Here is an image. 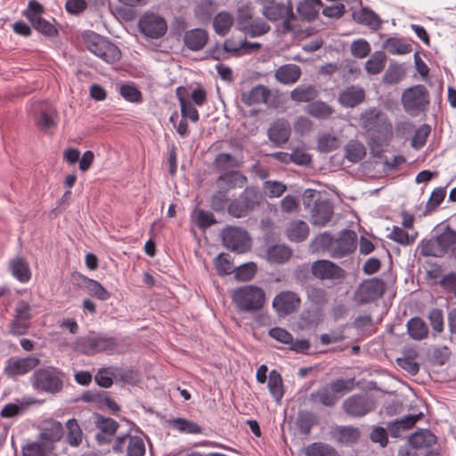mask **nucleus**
Masks as SVG:
<instances>
[{
	"label": "nucleus",
	"instance_id": "f257e3e1",
	"mask_svg": "<svg viewBox=\"0 0 456 456\" xmlns=\"http://www.w3.org/2000/svg\"><path fill=\"white\" fill-rule=\"evenodd\" d=\"M261 6L262 15L271 22L281 21V33L294 31L292 22L296 20L291 1L255 0Z\"/></svg>",
	"mask_w": 456,
	"mask_h": 456
},
{
	"label": "nucleus",
	"instance_id": "f03ea898",
	"mask_svg": "<svg viewBox=\"0 0 456 456\" xmlns=\"http://www.w3.org/2000/svg\"><path fill=\"white\" fill-rule=\"evenodd\" d=\"M236 28L251 37L265 35L271 30V26L263 18L256 17L250 3L239 6L235 16Z\"/></svg>",
	"mask_w": 456,
	"mask_h": 456
},
{
	"label": "nucleus",
	"instance_id": "7ed1b4c3",
	"mask_svg": "<svg viewBox=\"0 0 456 456\" xmlns=\"http://www.w3.org/2000/svg\"><path fill=\"white\" fill-rule=\"evenodd\" d=\"M65 374L56 367L39 368L30 377L32 387L39 392L56 395L62 391Z\"/></svg>",
	"mask_w": 456,
	"mask_h": 456
},
{
	"label": "nucleus",
	"instance_id": "20e7f679",
	"mask_svg": "<svg viewBox=\"0 0 456 456\" xmlns=\"http://www.w3.org/2000/svg\"><path fill=\"white\" fill-rule=\"evenodd\" d=\"M232 299L240 312L255 313L265 305V293L259 287L247 285L234 289Z\"/></svg>",
	"mask_w": 456,
	"mask_h": 456
},
{
	"label": "nucleus",
	"instance_id": "39448f33",
	"mask_svg": "<svg viewBox=\"0 0 456 456\" xmlns=\"http://www.w3.org/2000/svg\"><path fill=\"white\" fill-rule=\"evenodd\" d=\"M263 200V194L257 188L248 186L238 199L229 202L227 213L234 218L245 217L259 207Z\"/></svg>",
	"mask_w": 456,
	"mask_h": 456
},
{
	"label": "nucleus",
	"instance_id": "423d86ee",
	"mask_svg": "<svg viewBox=\"0 0 456 456\" xmlns=\"http://www.w3.org/2000/svg\"><path fill=\"white\" fill-rule=\"evenodd\" d=\"M401 102L406 113L418 116L428 108L430 94L425 86L417 85L403 92Z\"/></svg>",
	"mask_w": 456,
	"mask_h": 456
},
{
	"label": "nucleus",
	"instance_id": "0eeeda50",
	"mask_svg": "<svg viewBox=\"0 0 456 456\" xmlns=\"http://www.w3.org/2000/svg\"><path fill=\"white\" fill-rule=\"evenodd\" d=\"M86 48L108 63H114L121 57L117 45L96 33L90 32L84 37Z\"/></svg>",
	"mask_w": 456,
	"mask_h": 456
},
{
	"label": "nucleus",
	"instance_id": "6e6552de",
	"mask_svg": "<svg viewBox=\"0 0 456 456\" xmlns=\"http://www.w3.org/2000/svg\"><path fill=\"white\" fill-rule=\"evenodd\" d=\"M361 126L367 132L384 135L392 129L385 112L378 108H370L361 114Z\"/></svg>",
	"mask_w": 456,
	"mask_h": 456
},
{
	"label": "nucleus",
	"instance_id": "1a4fd4ad",
	"mask_svg": "<svg viewBox=\"0 0 456 456\" xmlns=\"http://www.w3.org/2000/svg\"><path fill=\"white\" fill-rule=\"evenodd\" d=\"M43 12V5L36 0H31L28 2L27 10L23 12V16L30 21L33 28L39 33L49 37H56L59 34L58 29L53 24L42 18Z\"/></svg>",
	"mask_w": 456,
	"mask_h": 456
},
{
	"label": "nucleus",
	"instance_id": "9d476101",
	"mask_svg": "<svg viewBox=\"0 0 456 456\" xmlns=\"http://www.w3.org/2000/svg\"><path fill=\"white\" fill-rule=\"evenodd\" d=\"M224 246L231 251L241 254L250 248L248 232L236 226L224 227L221 232Z\"/></svg>",
	"mask_w": 456,
	"mask_h": 456
},
{
	"label": "nucleus",
	"instance_id": "9b49d317",
	"mask_svg": "<svg viewBox=\"0 0 456 456\" xmlns=\"http://www.w3.org/2000/svg\"><path fill=\"white\" fill-rule=\"evenodd\" d=\"M375 408V401L368 394L353 395L342 403L343 411L346 415L353 418H362L373 411Z\"/></svg>",
	"mask_w": 456,
	"mask_h": 456
},
{
	"label": "nucleus",
	"instance_id": "f8f14e48",
	"mask_svg": "<svg viewBox=\"0 0 456 456\" xmlns=\"http://www.w3.org/2000/svg\"><path fill=\"white\" fill-rule=\"evenodd\" d=\"M140 32L151 39H159L164 37L167 31L166 20L154 12H145L138 21Z\"/></svg>",
	"mask_w": 456,
	"mask_h": 456
},
{
	"label": "nucleus",
	"instance_id": "ddd939ff",
	"mask_svg": "<svg viewBox=\"0 0 456 456\" xmlns=\"http://www.w3.org/2000/svg\"><path fill=\"white\" fill-rule=\"evenodd\" d=\"M387 286L383 280L372 278L363 281L354 293V299L359 305L373 302L383 297Z\"/></svg>",
	"mask_w": 456,
	"mask_h": 456
},
{
	"label": "nucleus",
	"instance_id": "4468645a",
	"mask_svg": "<svg viewBox=\"0 0 456 456\" xmlns=\"http://www.w3.org/2000/svg\"><path fill=\"white\" fill-rule=\"evenodd\" d=\"M272 305L279 317H285L299 310L301 297L295 291L283 290L274 297Z\"/></svg>",
	"mask_w": 456,
	"mask_h": 456
},
{
	"label": "nucleus",
	"instance_id": "2eb2a0df",
	"mask_svg": "<svg viewBox=\"0 0 456 456\" xmlns=\"http://www.w3.org/2000/svg\"><path fill=\"white\" fill-rule=\"evenodd\" d=\"M115 452L126 451V456H144L145 444L140 436L128 434L118 436L112 445Z\"/></svg>",
	"mask_w": 456,
	"mask_h": 456
},
{
	"label": "nucleus",
	"instance_id": "dca6fc26",
	"mask_svg": "<svg viewBox=\"0 0 456 456\" xmlns=\"http://www.w3.org/2000/svg\"><path fill=\"white\" fill-rule=\"evenodd\" d=\"M356 240L355 232L347 229L341 231L338 237L334 239L331 257L342 258L353 253L356 248Z\"/></svg>",
	"mask_w": 456,
	"mask_h": 456
},
{
	"label": "nucleus",
	"instance_id": "f3484780",
	"mask_svg": "<svg viewBox=\"0 0 456 456\" xmlns=\"http://www.w3.org/2000/svg\"><path fill=\"white\" fill-rule=\"evenodd\" d=\"M311 272L320 280H341L346 277V271L330 260L314 262Z\"/></svg>",
	"mask_w": 456,
	"mask_h": 456
},
{
	"label": "nucleus",
	"instance_id": "a211bd4d",
	"mask_svg": "<svg viewBox=\"0 0 456 456\" xmlns=\"http://www.w3.org/2000/svg\"><path fill=\"white\" fill-rule=\"evenodd\" d=\"M39 363V358L35 356L11 358L6 362L4 373L12 378L24 375L38 366Z\"/></svg>",
	"mask_w": 456,
	"mask_h": 456
},
{
	"label": "nucleus",
	"instance_id": "6ab92c4d",
	"mask_svg": "<svg viewBox=\"0 0 456 456\" xmlns=\"http://www.w3.org/2000/svg\"><path fill=\"white\" fill-rule=\"evenodd\" d=\"M273 93L265 86L257 85L248 92L241 94V102L247 106L256 104H266L269 107H275V102L272 101Z\"/></svg>",
	"mask_w": 456,
	"mask_h": 456
},
{
	"label": "nucleus",
	"instance_id": "aec40b11",
	"mask_svg": "<svg viewBox=\"0 0 456 456\" xmlns=\"http://www.w3.org/2000/svg\"><path fill=\"white\" fill-rule=\"evenodd\" d=\"M94 422L95 427L100 430L95 436L101 444H110L111 436L117 432L119 424L111 418L104 417L100 413L94 414Z\"/></svg>",
	"mask_w": 456,
	"mask_h": 456
},
{
	"label": "nucleus",
	"instance_id": "412c9836",
	"mask_svg": "<svg viewBox=\"0 0 456 456\" xmlns=\"http://www.w3.org/2000/svg\"><path fill=\"white\" fill-rule=\"evenodd\" d=\"M310 213L312 224L322 227L330 221L333 216V206L329 200L318 196Z\"/></svg>",
	"mask_w": 456,
	"mask_h": 456
},
{
	"label": "nucleus",
	"instance_id": "4be33fe9",
	"mask_svg": "<svg viewBox=\"0 0 456 456\" xmlns=\"http://www.w3.org/2000/svg\"><path fill=\"white\" fill-rule=\"evenodd\" d=\"M291 134V127L289 121L285 119H277L267 131L269 140L276 146L285 144Z\"/></svg>",
	"mask_w": 456,
	"mask_h": 456
},
{
	"label": "nucleus",
	"instance_id": "5701e85b",
	"mask_svg": "<svg viewBox=\"0 0 456 456\" xmlns=\"http://www.w3.org/2000/svg\"><path fill=\"white\" fill-rule=\"evenodd\" d=\"M420 418L421 414H409L401 419L389 421L387 423V431L392 437L399 438L403 433L411 429Z\"/></svg>",
	"mask_w": 456,
	"mask_h": 456
},
{
	"label": "nucleus",
	"instance_id": "b1692460",
	"mask_svg": "<svg viewBox=\"0 0 456 456\" xmlns=\"http://www.w3.org/2000/svg\"><path fill=\"white\" fill-rule=\"evenodd\" d=\"M331 436L340 444L352 445L360 439L361 431L353 426H337L332 429Z\"/></svg>",
	"mask_w": 456,
	"mask_h": 456
},
{
	"label": "nucleus",
	"instance_id": "393cba45",
	"mask_svg": "<svg viewBox=\"0 0 456 456\" xmlns=\"http://www.w3.org/2000/svg\"><path fill=\"white\" fill-rule=\"evenodd\" d=\"M365 100V91L358 86H351L338 94V102L346 108H354Z\"/></svg>",
	"mask_w": 456,
	"mask_h": 456
},
{
	"label": "nucleus",
	"instance_id": "a878e982",
	"mask_svg": "<svg viewBox=\"0 0 456 456\" xmlns=\"http://www.w3.org/2000/svg\"><path fill=\"white\" fill-rule=\"evenodd\" d=\"M208 41V33L203 28H193L187 31L183 37L184 45L191 51H200Z\"/></svg>",
	"mask_w": 456,
	"mask_h": 456
},
{
	"label": "nucleus",
	"instance_id": "bb28decb",
	"mask_svg": "<svg viewBox=\"0 0 456 456\" xmlns=\"http://www.w3.org/2000/svg\"><path fill=\"white\" fill-rule=\"evenodd\" d=\"M247 183V177L239 171H228L220 175L216 180L218 188L224 190L242 188Z\"/></svg>",
	"mask_w": 456,
	"mask_h": 456
},
{
	"label": "nucleus",
	"instance_id": "cd10ccee",
	"mask_svg": "<svg viewBox=\"0 0 456 456\" xmlns=\"http://www.w3.org/2000/svg\"><path fill=\"white\" fill-rule=\"evenodd\" d=\"M408 443L415 450L429 448L437 443V437L428 429H419L409 436Z\"/></svg>",
	"mask_w": 456,
	"mask_h": 456
},
{
	"label": "nucleus",
	"instance_id": "c85d7f7f",
	"mask_svg": "<svg viewBox=\"0 0 456 456\" xmlns=\"http://www.w3.org/2000/svg\"><path fill=\"white\" fill-rule=\"evenodd\" d=\"M64 435L61 423L53 419H49L43 423L42 431L39 435L40 439L49 442H58Z\"/></svg>",
	"mask_w": 456,
	"mask_h": 456
},
{
	"label": "nucleus",
	"instance_id": "c756f323",
	"mask_svg": "<svg viewBox=\"0 0 456 456\" xmlns=\"http://www.w3.org/2000/svg\"><path fill=\"white\" fill-rule=\"evenodd\" d=\"M301 69L296 64H285L275 70V78L281 84L291 85L297 82L301 77Z\"/></svg>",
	"mask_w": 456,
	"mask_h": 456
},
{
	"label": "nucleus",
	"instance_id": "7c9ffc66",
	"mask_svg": "<svg viewBox=\"0 0 456 456\" xmlns=\"http://www.w3.org/2000/svg\"><path fill=\"white\" fill-rule=\"evenodd\" d=\"M307 401L313 406L322 405L324 407L331 408L336 404L338 398L328 389V387H323L317 391L311 393L307 397Z\"/></svg>",
	"mask_w": 456,
	"mask_h": 456
},
{
	"label": "nucleus",
	"instance_id": "2f4dec72",
	"mask_svg": "<svg viewBox=\"0 0 456 456\" xmlns=\"http://www.w3.org/2000/svg\"><path fill=\"white\" fill-rule=\"evenodd\" d=\"M286 234L290 241L302 242L309 235V226L302 220H293L288 224Z\"/></svg>",
	"mask_w": 456,
	"mask_h": 456
},
{
	"label": "nucleus",
	"instance_id": "473e14b6",
	"mask_svg": "<svg viewBox=\"0 0 456 456\" xmlns=\"http://www.w3.org/2000/svg\"><path fill=\"white\" fill-rule=\"evenodd\" d=\"M291 256V248L284 244L272 245L266 250L267 260L274 264H284L289 260Z\"/></svg>",
	"mask_w": 456,
	"mask_h": 456
},
{
	"label": "nucleus",
	"instance_id": "72a5a7b5",
	"mask_svg": "<svg viewBox=\"0 0 456 456\" xmlns=\"http://www.w3.org/2000/svg\"><path fill=\"white\" fill-rule=\"evenodd\" d=\"M319 92L314 85H301L290 92V99L296 102H310L318 97Z\"/></svg>",
	"mask_w": 456,
	"mask_h": 456
},
{
	"label": "nucleus",
	"instance_id": "f704fd0d",
	"mask_svg": "<svg viewBox=\"0 0 456 456\" xmlns=\"http://www.w3.org/2000/svg\"><path fill=\"white\" fill-rule=\"evenodd\" d=\"M66 443L71 447H78L84 438V433L76 419H69L66 424Z\"/></svg>",
	"mask_w": 456,
	"mask_h": 456
},
{
	"label": "nucleus",
	"instance_id": "c9c22d12",
	"mask_svg": "<svg viewBox=\"0 0 456 456\" xmlns=\"http://www.w3.org/2000/svg\"><path fill=\"white\" fill-rule=\"evenodd\" d=\"M406 326L409 336L414 340H422L428 336V327L420 317L410 319Z\"/></svg>",
	"mask_w": 456,
	"mask_h": 456
},
{
	"label": "nucleus",
	"instance_id": "e433bc0d",
	"mask_svg": "<svg viewBox=\"0 0 456 456\" xmlns=\"http://www.w3.org/2000/svg\"><path fill=\"white\" fill-rule=\"evenodd\" d=\"M235 18L228 12H221L213 20V27L216 33L224 37L231 30Z\"/></svg>",
	"mask_w": 456,
	"mask_h": 456
},
{
	"label": "nucleus",
	"instance_id": "4c0bfd02",
	"mask_svg": "<svg viewBox=\"0 0 456 456\" xmlns=\"http://www.w3.org/2000/svg\"><path fill=\"white\" fill-rule=\"evenodd\" d=\"M10 269L12 275L21 282H27L31 277L28 264L21 257H15L10 261Z\"/></svg>",
	"mask_w": 456,
	"mask_h": 456
},
{
	"label": "nucleus",
	"instance_id": "58836bf2",
	"mask_svg": "<svg viewBox=\"0 0 456 456\" xmlns=\"http://www.w3.org/2000/svg\"><path fill=\"white\" fill-rule=\"evenodd\" d=\"M305 111L310 116L318 119H327L335 112L331 106L322 101L310 102L306 106Z\"/></svg>",
	"mask_w": 456,
	"mask_h": 456
},
{
	"label": "nucleus",
	"instance_id": "ea45409f",
	"mask_svg": "<svg viewBox=\"0 0 456 456\" xmlns=\"http://www.w3.org/2000/svg\"><path fill=\"white\" fill-rule=\"evenodd\" d=\"M322 5V3L321 0L320 3L305 0V2H300L298 4L297 11L299 13L301 19L307 21H313L318 17L319 8Z\"/></svg>",
	"mask_w": 456,
	"mask_h": 456
},
{
	"label": "nucleus",
	"instance_id": "a19ab883",
	"mask_svg": "<svg viewBox=\"0 0 456 456\" xmlns=\"http://www.w3.org/2000/svg\"><path fill=\"white\" fill-rule=\"evenodd\" d=\"M365 155L366 149L359 141L352 140L345 146V158L352 163L361 161Z\"/></svg>",
	"mask_w": 456,
	"mask_h": 456
},
{
	"label": "nucleus",
	"instance_id": "79ce46f5",
	"mask_svg": "<svg viewBox=\"0 0 456 456\" xmlns=\"http://www.w3.org/2000/svg\"><path fill=\"white\" fill-rule=\"evenodd\" d=\"M316 424V416L313 412L307 411L298 412L296 426L301 435H308L312 428Z\"/></svg>",
	"mask_w": 456,
	"mask_h": 456
},
{
	"label": "nucleus",
	"instance_id": "37998d69",
	"mask_svg": "<svg viewBox=\"0 0 456 456\" xmlns=\"http://www.w3.org/2000/svg\"><path fill=\"white\" fill-rule=\"evenodd\" d=\"M383 48L391 54H405L412 51L411 44L396 37L387 38L383 44Z\"/></svg>",
	"mask_w": 456,
	"mask_h": 456
},
{
	"label": "nucleus",
	"instance_id": "c03bdc74",
	"mask_svg": "<svg viewBox=\"0 0 456 456\" xmlns=\"http://www.w3.org/2000/svg\"><path fill=\"white\" fill-rule=\"evenodd\" d=\"M387 61L386 53L382 51L375 52L365 63V69L369 74H379L385 68Z\"/></svg>",
	"mask_w": 456,
	"mask_h": 456
},
{
	"label": "nucleus",
	"instance_id": "a18cd8bd",
	"mask_svg": "<svg viewBox=\"0 0 456 456\" xmlns=\"http://www.w3.org/2000/svg\"><path fill=\"white\" fill-rule=\"evenodd\" d=\"M170 427L174 429L178 430L181 433L187 434H200L202 432V428L196 422L191 420L177 418L169 421Z\"/></svg>",
	"mask_w": 456,
	"mask_h": 456
},
{
	"label": "nucleus",
	"instance_id": "49530a36",
	"mask_svg": "<svg viewBox=\"0 0 456 456\" xmlns=\"http://www.w3.org/2000/svg\"><path fill=\"white\" fill-rule=\"evenodd\" d=\"M268 388L273 397L280 402L284 394L283 383L281 374L275 370L269 373Z\"/></svg>",
	"mask_w": 456,
	"mask_h": 456
},
{
	"label": "nucleus",
	"instance_id": "de8ad7c7",
	"mask_svg": "<svg viewBox=\"0 0 456 456\" xmlns=\"http://www.w3.org/2000/svg\"><path fill=\"white\" fill-rule=\"evenodd\" d=\"M56 111L53 108H47L41 110L38 118H37L36 124L37 127L43 131L47 132L49 129L55 127L56 122L54 118Z\"/></svg>",
	"mask_w": 456,
	"mask_h": 456
},
{
	"label": "nucleus",
	"instance_id": "09e8293b",
	"mask_svg": "<svg viewBox=\"0 0 456 456\" xmlns=\"http://www.w3.org/2000/svg\"><path fill=\"white\" fill-rule=\"evenodd\" d=\"M354 19L358 23L364 24L374 30L379 28L381 25L379 16L373 11L367 8L362 9V11L354 16Z\"/></svg>",
	"mask_w": 456,
	"mask_h": 456
},
{
	"label": "nucleus",
	"instance_id": "8fccbe9b",
	"mask_svg": "<svg viewBox=\"0 0 456 456\" xmlns=\"http://www.w3.org/2000/svg\"><path fill=\"white\" fill-rule=\"evenodd\" d=\"M227 190L219 188L210 198L209 206L216 212H224L230 202Z\"/></svg>",
	"mask_w": 456,
	"mask_h": 456
},
{
	"label": "nucleus",
	"instance_id": "3c124183",
	"mask_svg": "<svg viewBox=\"0 0 456 456\" xmlns=\"http://www.w3.org/2000/svg\"><path fill=\"white\" fill-rule=\"evenodd\" d=\"M444 249V254L452 252L456 256V232L447 228L442 234L437 236Z\"/></svg>",
	"mask_w": 456,
	"mask_h": 456
},
{
	"label": "nucleus",
	"instance_id": "603ef678",
	"mask_svg": "<svg viewBox=\"0 0 456 456\" xmlns=\"http://www.w3.org/2000/svg\"><path fill=\"white\" fill-rule=\"evenodd\" d=\"M306 456H339L338 452L330 444L314 443L306 448Z\"/></svg>",
	"mask_w": 456,
	"mask_h": 456
},
{
	"label": "nucleus",
	"instance_id": "864d4df0",
	"mask_svg": "<svg viewBox=\"0 0 456 456\" xmlns=\"http://www.w3.org/2000/svg\"><path fill=\"white\" fill-rule=\"evenodd\" d=\"M405 76L403 67L397 63H392L388 66L383 76V82L386 84L393 85L398 83Z\"/></svg>",
	"mask_w": 456,
	"mask_h": 456
},
{
	"label": "nucleus",
	"instance_id": "5fc2aeb1",
	"mask_svg": "<svg viewBox=\"0 0 456 456\" xmlns=\"http://www.w3.org/2000/svg\"><path fill=\"white\" fill-rule=\"evenodd\" d=\"M216 273L221 275H228L235 271V266L231 262L229 255L222 253L214 259Z\"/></svg>",
	"mask_w": 456,
	"mask_h": 456
},
{
	"label": "nucleus",
	"instance_id": "6e6d98bb",
	"mask_svg": "<svg viewBox=\"0 0 456 456\" xmlns=\"http://www.w3.org/2000/svg\"><path fill=\"white\" fill-rule=\"evenodd\" d=\"M421 254L426 256L442 257L444 256V249L438 237H434L425 242L421 247Z\"/></svg>",
	"mask_w": 456,
	"mask_h": 456
},
{
	"label": "nucleus",
	"instance_id": "4d7b16f0",
	"mask_svg": "<svg viewBox=\"0 0 456 456\" xmlns=\"http://www.w3.org/2000/svg\"><path fill=\"white\" fill-rule=\"evenodd\" d=\"M334 239L335 238H333L330 233L324 232L314 238L312 241V246L315 250L329 252L331 256V248H333Z\"/></svg>",
	"mask_w": 456,
	"mask_h": 456
},
{
	"label": "nucleus",
	"instance_id": "13d9d810",
	"mask_svg": "<svg viewBox=\"0 0 456 456\" xmlns=\"http://www.w3.org/2000/svg\"><path fill=\"white\" fill-rule=\"evenodd\" d=\"M94 338L95 353L112 352L118 346L117 338L108 336H96Z\"/></svg>",
	"mask_w": 456,
	"mask_h": 456
},
{
	"label": "nucleus",
	"instance_id": "bf43d9fd",
	"mask_svg": "<svg viewBox=\"0 0 456 456\" xmlns=\"http://www.w3.org/2000/svg\"><path fill=\"white\" fill-rule=\"evenodd\" d=\"M215 167L223 173L237 167V159L230 153H219L214 160Z\"/></svg>",
	"mask_w": 456,
	"mask_h": 456
},
{
	"label": "nucleus",
	"instance_id": "052dcab7",
	"mask_svg": "<svg viewBox=\"0 0 456 456\" xmlns=\"http://www.w3.org/2000/svg\"><path fill=\"white\" fill-rule=\"evenodd\" d=\"M75 351L83 354L93 355L95 354V346L94 337H81L78 338L73 346Z\"/></svg>",
	"mask_w": 456,
	"mask_h": 456
},
{
	"label": "nucleus",
	"instance_id": "680f3d73",
	"mask_svg": "<svg viewBox=\"0 0 456 456\" xmlns=\"http://www.w3.org/2000/svg\"><path fill=\"white\" fill-rule=\"evenodd\" d=\"M35 401L20 402V403H8L1 411L0 416L3 418H12L23 413L28 407Z\"/></svg>",
	"mask_w": 456,
	"mask_h": 456
},
{
	"label": "nucleus",
	"instance_id": "e2e57ef3",
	"mask_svg": "<svg viewBox=\"0 0 456 456\" xmlns=\"http://www.w3.org/2000/svg\"><path fill=\"white\" fill-rule=\"evenodd\" d=\"M85 287L91 296L95 297L100 300H107L110 297V293L94 280L86 279L85 281Z\"/></svg>",
	"mask_w": 456,
	"mask_h": 456
},
{
	"label": "nucleus",
	"instance_id": "0e129e2a",
	"mask_svg": "<svg viewBox=\"0 0 456 456\" xmlns=\"http://www.w3.org/2000/svg\"><path fill=\"white\" fill-rule=\"evenodd\" d=\"M387 427L373 426L371 427L369 438L372 443L379 444L381 448H385L389 443Z\"/></svg>",
	"mask_w": 456,
	"mask_h": 456
},
{
	"label": "nucleus",
	"instance_id": "69168bd1",
	"mask_svg": "<svg viewBox=\"0 0 456 456\" xmlns=\"http://www.w3.org/2000/svg\"><path fill=\"white\" fill-rule=\"evenodd\" d=\"M339 147L338 139L331 134H322L318 138L317 149L320 152L328 153Z\"/></svg>",
	"mask_w": 456,
	"mask_h": 456
},
{
	"label": "nucleus",
	"instance_id": "338daca9",
	"mask_svg": "<svg viewBox=\"0 0 456 456\" xmlns=\"http://www.w3.org/2000/svg\"><path fill=\"white\" fill-rule=\"evenodd\" d=\"M428 319L432 327L433 335L436 336L444 330V314L441 309L433 308L428 314Z\"/></svg>",
	"mask_w": 456,
	"mask_h": 456
},
{
	"label": "nucleus",
	"instance_id": "774afa93",
	"mask_svg": "<svg viewBox=\"0 0 456 456\" xmlns=\"http://www.w3.org/2000/svg\"><path fill=\"white\" fill-rule=\"evenodd\" d=\"M265 193L269 198L281 197L287 190V186L279 181H265L263 184Z\"/></svg>",
	"mask_w": 456,
	"mask_h": 456
}]
</instances>
